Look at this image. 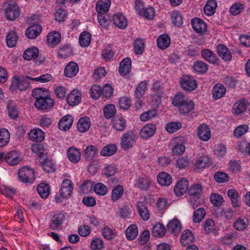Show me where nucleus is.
Returning <instances> with one entry per match:
<instances>
[{
	"instance_id": "obj_1",
	"label": "nucleus",
	"mask_w": 250,
	"mask_h": 250,
	"mask_svg": "<svg viewBox=\"0 0 250 250\" xmlns=\"http://www.w3.org/2000/svg\"><path fill=\"white\" fill-rule=\"evenodd\" d=\"M74 185L72 182L68 179H65L62 183L61 188L59 191V196L56 197L57 202H62L64 199H67L72 195Z\"/></svg>"
},
{
	"instance_id": "obj_2",
	"label": "nucleus",
	"mask_w": 250,
	"mask_h": 250,
	"mask_svg": "<svg viewBox=\"0 0 250 250\" xmlns=\"http://www.w3.org/2000/svg\"><path fill=\"white\" fill-rule=\"evenodd\" d=\"M32 77L22 76L19 77L15 76L12 79L11 87L14 89H17L20 91L25 90L30 87Z\"/></svg>"
},
{
	"instance_id": "obj_3",
	"label": "nucleus",
	"mask_w": 250,
	"mask_h": 250,
	"mask_svg": "<svg viewBox=\"0 0 250 250\" xmlns=\"http://www.w3.org/2000/svg\"><path fill=\"white\" fill-rule=\"evenodd\" d=\"M137 136L136 133L133 130H130L124 133L121 137V146L125 150H127L136 144Z\"/></svg>"
},
{
	"instance_id": "obj_4",
	"label": "nucleus",
	"mask_w": 250,
	"mask_h": 250,
	"mask_svg": "<svg viewBox=\"0 0 250 250\" xmlns=\"http://www.w3.org/2000/svg\"><path fill=\"white\" fill-rule=\"evenodd\" d=\"M3 7L7 19L14 20L19 17L20 11L15 1L9 0L4 2Z\"/></svg>"
},
{
	"instance_id": "obj_5",
	"label": "nucleus",
	"mask_w": 250,
	"mask_h": 250,
	"mask_svg": "<svg viewBox=\"0 0 250 250\" xmlns=\"http://www.w3.org/2000/svg\"><path fill=\"white\" fill-rule=\"evenodd\" d=\"M18 177L23 183H32L35 179V171L27 167H22L18 171Z\"/></svg>"
},
{
	"instance_id": "obj_6",
	"label": "nucleus",
	"mask_w": 250,
	"mask_h": 250,
	"mask_svg": "<svg viewBox=\"0 0 250 250\" xmlns=\"http://www.w3.org/2000/svg\"><path fill=\"white\" fill-rule=\"evenodd\" d=\"M181 87L185 91H192L196 89L198 84L194 78L188 75H183L180 79Z\"/></svg>"
},
{
	"instance_id": "obj_7",
	"label": "nucleus",
	"mask_w": 250,
	"mask_h": 250,
	"mask_svg": "<svg viewBox=\"0 0 250 250\" xmlns=\"http://www.w3.org/2000/svg\"><path fill=\"white\" fill-rule=\"evenodd\" d=\"M54 104V100L48 94L43 98L35 101L34 105L35 107L40 110H46L50 109Z\"/></svg>"
},
{
	"instance_id": "obj_8",
	"label": "nucleus",
	"mask_w": 250,
	"mask_h": 250,
	"mask_svg": "<svg viewBox=\"0 0 250 250\" xmlns=\"http://www.w3.org/2000/svg\"><path fill=\"white\" fill-rule=\"evenodd\" d=\"M64 213L59 212L55 214L52 217L50 224V228L53 230H58L61 228L62 225L65 220Z\"/></svg>"
},
{
	"instance_id": "obj_9",
	"label": "nucleus",
	"mask_w": 250,
	"mask_h": 250,
	"mask_svg": "<svg viewBox=\"0 0 250 250\" xmlns=\"http://www.w3.org/2000/svg\"><path fill=\"white\" fill-rule=\"evenodd\" d=\"M191 23L194 30L198 34H204L207 31L206 23L201 19L193 18L191 20Z\"/></svg>"
},
{
	"instance_id": "obj_10",
	"label": "nucleus",
	"mask_w": 250,
	"mask_h": 250,
	"mask_svg": "<svg viewBox=\"0 0 250 250\" xmlns=\"http://www.w3.org/2000/svg\"><path fill=\"white\" fill-rule=\"evenodd\" d=\"M188 188V181L183 178L179 181L174 189V193L177 196H180L186 192Z\"/></svg>"
},
{
	"instance_id": "obj_11",
	"label": "nucleus",
	"mask_w": 250,
	"mask_h": 250,
	"mask_svg": "<svg viewBox=\"0 0 250 250\" xmlns=\"http://www.w3.org/2000/svg\"><path fill=\"white\" fill-rule=\"evenodd\" d=\"M156 130L155 125L152 124H147L145 125L140 131V136L143 139H147L152 137Z\"/></svg>"
},
{
	"instance_id": "obj_12",
	"label": "nucleus",
	"mask_w": 250,
	"mask_h": 250,
	"mask_svg": "<svg viewBox=\"0 0 250 250\" xmlns=\"http://www.w3.org/2000/svg\"><path fill=\"white\" fill-rule=\"evenodd\" d=\"M197 130L198 136L201 140L207 141L210 138V130L206 125L202 124L200 125Z\"/></svg>"
},
{
	"instance_id": "obj_13",
	"label": "nucleus",
	"mask_w": 250,
	"mask_h": 250,
	"mask_svg": "<svg viewBox=\"0 0 250 250\" xmlns=\"http://www.w3.org/2000/svg\"><path fill=\"white\" fill-rule=\"evenodd\" d=\"M217 52L220 58L226 62H230L232 55L229 49L223 44H219L216 47Z\"/></svg>"
},
{
	"instance_id": "obj_14",
	"label": "nucleus",
	"mask_w": 250,
	"mask_h": 250,
	"mask_svg": "<svg viewBox=\"0 0 250 250\" xmlns=\"http://www.w3.org/2000/svg\"><path fill=\"white\" fill-rule=\"evenodd\" d=\"M81 92L78 90L74 89L67 96V101L71 106L78 105L81 101Z\"/></svg>"
},
{
	"instance_id": "obj_15",
	"label": "nucleus",
	"mask_w": 250,
	"mask_h": 250,
	"mask_svg": "<svg viewBox=\"0 0 250 250\" xmlns=\"http://www.w3.org/2000/svg\"><path fill=\"white\" fill-rule=\"evenodd\" d=\"M201 55L203 58L210 63L218 64L219 60L215 54L208 49H204L201 51Z\"/></svg>"
},
{
	"instance_id": "obj_16",
	"label": "nucleus",
	"mask_w": 250,
	"mask_h": 250,
	"mask_svg": "<svg viewBox=\"0 0 250 250\" xmlns=\"http://www.w3.org/2000/svg\"><path fill=\"white\" fill-rule=\"evenodd\" d=\"M79 71V66L74 62H69L65 66L64 73L65 76L72 78L76 75Z\"/></svg>"
},
{
	"instance_id": "obj_17",
	"label": "nucleus",
	"mask_w": 250,
	"mask_h": 250,
	"mask_svg": "<svg viewBox=\"0 0 250 250\" xmlns=\"http://www.w3.org/2000/svg\"><path fill=\"white\" fill-rule=\"evenodd\" d=\"M73 122L72 117L69 115L63 117L58 124L60 129L63 131H67L70 129Z\"/></svg>"
},
{
	"instance_id": "obj_18",
	"label": "nucleus",
	"mask_w": 250,
	"mask_h": 250,
	"mask_svg": "<svg viewBox=\"0 0 250 250\" xmlns=\"http://www.w3.org/2000/svg\"><path fill=\"white\" fill-rule=\"evenodd\" d=\"M131 68V61L130 58H125L123 59L120 64L119 72L122 76L128 74Z\"/></svg>"
},
{
	"instance_id": "obj_19",
	"label": "nucleus",
	"mask_w": 250,
	"mask_h": 250,
	"mask_svg": "<svg viewBox=\"0 0 250 250\" xmlns=\"http://www.w3.org/2000/svg\"><path fill=\"white\" fill-rule=\"evenodd\" d=\"M4 159L8 164L11 166L18 164L21 160L19 155L15 151L7 153L4 157Z\"/></svg>"
},
{
	"instance_id": "obj_20",
	"label": "nucleus",
	"mask_w": 250,
	"mask_h": 250,
	"mask_svg": "<svg viewBox=\"0 0 250 250\" xmlns=\"http://www.w3.org/2000/svg\"><path fill=\"white\" fill-rule=\"evenodd\" d=\"M114 24L120 29H125L127 26V20L125 17L121 13H117L112 19Z\"/></svg>"
},
{
	"instance_id": "obj_21",
	"label": "nucleus",
	"mask_w": 250,
	"mask_h": 250,
	"mask_svg": "<svg viewBox=\"0 0 250 250\" xmlns=\"http://www.w3.org/2000/svg\"><path fill=\"white\" fill-rule=\"evenodd\" d=\"M226 93L225 87L221 83L216 84L212 90V96L214 99L218 100L222 98Z\"/></svg>"
},
{
	"instance_id": "obj_22",
	"label": "nucleus",
	"mask_w": 250,
	"mask_h": 250,
	"mask_svg": "<svg viewBox=\"0 0 250 250\" xmlns=\"http://www.w3.org/2000/svg\"><path fill=\"white\" fill-rule=\"evenodd\" d=\"M28 136L30 140L35 142H41L44 138L43 132L39 128L31 130Z\"/></svg>"
},
{
	"instance_id": "obj_23",
	"label": "nucleus",
	"mask_w": 250,
	"mask_h": 250,
	"mask_svg": "<svg viewBox=\"0 0 250 250\" xmlns=\"http://www.w3.org/2000/svg\"><path fill=\"white\" fill-rule=\"evenodd\" d=\"M67 155L68 159L72 163L78 162L81 159L80 150L76 147H70L67 150Z\"/></svg>"
},
{
	"instance_id": "obj_24",
	"label": "nucleus",
	"mask_w": 250,
	"mask_h": 250,
	"mask_svg": "<svg viewBox=\"0 0 250 250\" xmlns=\"http://www.w3.org/2000/svg\"><path fill=\"white\" fill-rule=\"evenodd\" d=\"M111 5L110 0H99L96 6V9L98 14L107 13Z\"/></svg>"
},
{
	"instance_id": "obj_25",
	"label": "nucleus",
	"mask_w": 250,
	"mask_h": 250,
	"mask_svg": "<svg viewBox=\"0 0 250 250\" xmlns=\"http://www.w3.org/2000/svg\"><path fill=\"white\" fill-rule=\"evenodd\" d=\"M7 109L8 115L12 119H16L19 115V109L16 104L12 100H9L7 103Z\"/></svg>"
},
{
	"instance_id": "obj_26",
	"label": "nucleus",
	"mask_w": 250,
	"mask_h": 250,
	"mask_svg": "<svg viewBox=\"0 0 250 250\" xmlns=\"http://www.w3.org/2000/svg\"><path fill=\"white\" fill-rule=\"evenodd\" d=\"M227 194L229 198L232 206L233 208H238L241 206L239 201V196L238 192L233 189H230L228 190Z\"/></svg>"
},
{
	"instance_id": "obj_27",
	"label": "nucleus",
	"mask_w": 250,
	"mask_h": 250,
	"mask_svg": "<svg viewBox=\"0 0 250 250\" xmlns=\"http://www.w3.org/2000/svg\"><path fill=\"white\" fill-rule=\"evenodd\" d=\"M247 105L248 103L245 99H241L237 101L233 105L234 113L237 115L243 113L246 111Z\"/></svg>"
},
{
	"instance_id": "obj_28",
	"label": "nucleus",
	"mask_w": 250,
	"mask_h": 250,
	"mask_svg": "<svg viewBox=\"0 0 250 250\" xmlns=\"http://www.w3.org/2000/svg\"><path fill=\"white\" fill-rule=\"evenodd\" d=\"M167 230L174 235H176L180 232L182 226L180 222L177 219H173L168 223Z\"/></svg>"
},
{
	"instance_id": "obj_29",
	"label": "nucleus",
	"mask_w": 250,
	"mask_h": 250,
	"mask_svg": "<svg viewBox=\"0 0 250 250\" xmlns=\"http://www.w3.org/2000/svg\"><path fill=\"white\" fill-rule=\"evenodd\" d=\"M90 125V118L88 117H83L79 120L77 128L80 132H85L89 128Z\"/></svg>"
},
{
	"instance_id": "obj_30",
	"label": "nucleus",
	"mask_w": 250,
	"mask_h": 250,
	"mask_svg": "<svg viewBox=\"0 0 250 250\" xmlns=\"http://www.w3.org/2000/svg\"><path fill=\"white\" fill-rule=\"evenodd\" d=\"M170 41V38L168 35H161L157 39V46L161 49H165L169 46Z\"/></svg>"
},
{
	"instance_id": "obj_31",
	"label": "nucleus",
	"mask_w": 250,
	"mask_h": 250,
	"mask_svg": "<svg viewBox=\"0 0 250 250\" xmlns=\"http://www.w3.org/2000/svg\"><path fill=\"white\" fill-rule=\"evenodd\" d=\"M40 165L46 172H53L56 170L55 165L50 159H42L40 162Z\"/></svg>"
},
{
	"instance_id": "obj_32",
	"label": "nucleus",
	"mask_w": 250,
	"mask_h": 250,
	"mask_svg": "<svg viewBox=\"0 0 250 250\" xmlns=\"http://www.w3.org/2000/svg\"><path fill=\"white\" fill-rule=\"evenodd\" d=\"M195 104L192 101L187 99L178 107L179 111L181 114H187L194 108Z\"/></svg>"
},
{
	"instance_id": "obj_33",
	"label": "nucleus",
	"mask_w": 250,
	"mask_h": 250,
	"mask_svg": "<svg viewBox=\"0 0 250 250\" xmlns=\"http://www.w3.org/2000/svg\"><path fill=\"white\" fill-rule=\"evenodd\" d=\"M42 27L39 24H34L30 26L26 31V35L29 39H35L40 33Z\"/></svg>"
},
{
	"instance_id": "obj_34",
	"label": "nucleus",
	"mask_w": 250,
	"mask_h": 250,
	"mask_svg": "<svg viewBox=\"0 0 250 250\" xmlns=\"http://www.w3.org/2000/svg\"><path fill=\"white\" fill-rule=\"evenodd\" d=\"M157 181L162 186H168L172 183V178L168 173L162 172L157 176Z\"/></svg>"
},
{
	"instance_id": "obj_35",
	"label": "nucleus",
	"mask_w": 250,
	"mask_h": 250,
	"mask_svg": "<svg viewBox=\"0 0 250 250\" xmlns=\"http://www.w3.org/2000/svg\"><path fill=\"white\" fill-rule=\"evenodd\" d=\"M192 232L189 229L184 230L181 236V243L183 246H186L194 240Z\"/></svg>"
},
{
	"instance_id": "obj_36",
	"label": "nucleus",
	"mask_w": 250,
	"mask_h": 250,
	"mask_svg": "<svg viewBox=\"0 0 250 250\" xmlns=\"http://www.w3.org/2000/svg\"><path fill=\"white\" fill-rule=\"evenodd\" d=\"M137 207L139 215L141 218L144 221H147L149 218V213L147 207L142 202H138Z\"/></svg>"
},
{
	"instance_id": "obj_37",
	"label": "nucleus",
	"mask_w": 250,
	"mask_h": 250,
	"mask_svg": "<svg viewBox=\"0 0 250 250\" xmlns=\"http://www.w3.org/2000/svg\"><path fill=\"white\" fill-rule=\"evenodd\" d=\"M117 150V147L115 144H108L104 146L100 151L102 156H110L114 155Z\"/></svg>"
},
{
	"instance_id": "obj_38",
	"label": "nucleus",
	"mask_w": 250,
	"mask_h": 250,
	"mask_svg": "<svg viewBox=\"0 0 250 250\" xmlns=\"http://www.w3.org/2000/svg\"><path fill=\"white\" fill-rule=\"evenodd\" d=\"M126 127V121L123 117H117L113 121V127L117 131H123Z\"/></svg>"
},
{
	"instance_id": "obj_39",
	"label": "nucleus",
	"mask_w": 250,
	"mask_h": 250,
	"mask_svg": "<svg viewBox=\"0 0 250 250\" xmlns=\"http://www.w3.org/2000/svg\"><path fill=\"white\" fill-rule=\"evenodd\" d=\"M104 117L107 119H110L114 117L116 114V108L113 104H107L104 106L103 109Z\"/></svg>"
},
{
	"instance_id": "obj_40",
	"label": "nucleus",
	"mask_w": 250,
	"mask_h": 250,
	"mask_svg": "<svg viewBox=\"0 0 250 250\" xmlns=\"http://www.w3.org/2000/svg\"><path fill=\"white\" fill-rule=\"evenodd\" d=\"M39 50L36 47H33L27 49L23 54V58L27 61H30L36 59L39 55Z\"/></svg>"
},
{
	"instance_id": "obj_41",
	"label": "nucleus",
	"mask_w": 250,
	"mask_h": 250,
	"mask_svg": "<svg viewBox=\"0 0 250 250\" xmlns=\"http://www.w3.org/2000/svg\"><path fill=\"white\" fill-rule=\"evenodd\" d=\"M18 39L16 33L11 30L9 31L6 35V42L7 45L9 47L15 46L17 42Z\"/></svg>"
},
{
	"instance_id": "obj_42",
	"label": "nucleus",
	"mask_w": 250,
	"mask_h": 250,
	"mask_svg": "<svg viewBox=\"0 0 250 250\" xmlns=\"http://www.w3.org/2000/svg\"><path fill=\"white\" fill-rule=\"evenodd\" d=\"M216 7L217 3L215 0H209L204 6V13L207 16H211L215 13Z\"/></svg>"
},
{
	"instance_id": "obj_43",
	"label": "nucleus",
	"mask_w": 250,
	"mask_h": 250,
	"mask_svg": "<svg viewBox=\"0 0 250 250\" xmlns=\"http://www.w3.org/2000/svg\"><path fill=\"white\" fill-rule=\"evenodd\" d=\"M206 214V211L202 208H200L195 210L193 213L192 216L193 222L195 223H200L205 218Z\"/></svg>"
},
{
	"instance_id": "obj_44",
	"label": "nucleus",
	"mask_w": 250,
	"mask_h": 250,
	"mask_svg": "<svg viewBox=\"0 0 250 250\" xmlns=\"http://www.w3.org/2000/svg\"><path fill=\"white\" fill-rule=\"evenodd\" d=\"M236 149L244 154L250 156V142L242 140L238 143Z\"/></svg>"
},
{
	"instance_id": "obj_45",
	"label": "nucleus",
	"mask_w": 250,
	"mask_h": 250,
	"mask_svg": "<svg viewBox=\"0 0 250 250\" xmlns=\"http://www.w3.org/2000/svg\"><path fill=\"white\" fill-rule=\"evenodd\" d=\"M249 224L248 220L246 218H238L233 223V227L238 231H243L245 229Z\"/></svg>"
},
{
	"instance_id": "obj_46",
	"label": "nucleus",
	"mask_w": 250,
	"mask_h": 250,
	"mask_svg": "<svg viewBox=\"0 0 250 250\" xmlns=\"http://www.w3.org/2000/svg\"><path fill=\"white\" fill-rule=\"evenodd\" d=\"M97 147L93 145L88 146L84 151L85 159L88 160H92L98 154Z\"/></svg>"
},
{
	"instance_id": "obj_47",
	"label": "nucleus",
	"mask_w": 250,
	"mask_h": 250,
	"mask_svg": "<svg viewBox=\"0 0 250 250\" xmlns=\"http://www.w3.org/2000/svg\"><path fill=\"white\" fill-rule=\"evenodd\" d=\"M39 194L42 198L45 199L49 195L50 188L49 186L45 183H41L37 188Z\"/></svg>"
},
{
	"instance_id": "obj_48",
	"label": "nucleus",
	"mask_w": 250,
	"mask_h": 250,
	"mask_svg": "<svg viewBox=\"0 0 250 250\" xmlns=\"http://www.w3.org/2000/svg\"><path fill=\"white\" fill-rule=\"evenodd\" d=\"M72 48L68 45H65L62 47L58 52L60 58H66L73 54Z\"/></svg>"
},
{
	"instance_id": "obj_49",
	"label": "nucleus",
	"mask_w": 250,
	"mask_h": 250,
	"mask_svg": "<svg viewBox=\"0 0 250 250\" xmlns=\"http://www.w3.org/2000/svg\"><path fill=\"white\" fill-rule=\"evenodd\" d=\"M91 34L87 32L82 33L79 37V42L82 47L88 46L91 42Z\"/></svg>"
},
{
	"instance_id": "obj_50",
	"label": "nucleus",
	"mask_w": 250,
	"mask_h": 250,
	"mask_svg": "<svg viewBox=\"0 0 250 250\" xmlns=\"http://www.w3.org/2000/svg\"><path fill=\"white\" fill-rule=\"evenodd\" d=\"M124 188L122 185L116 186L113 189L111 194V199L115 202L120 199L123 195Z\"/></svg>"
},
{
	"instance_id": "obj_51",
	"label": "nucleus",
	"mask_w": 250,
	"mask_h": 250,
	"mask_svg": "<svg viewBox=\"0 0 250 250\" xmlns=\"http://www.w3.org/2000/svg\"><path fill=\"white\" fill-rule=\"evenodd\" d=\"M172 23L176 26H180L183 22V17L181 12L178 11H173L171 14Z\"/></svg>"
},
{
	"instance_id": "obj_52",
	"label": "nucleus",
	"mask_w": 250,
	"mask_h": 250,
	"mask_svg": "<svg viewBox=\"0 0 250 250\" xmlns=\"http://www.w3.org/2000/svg\"><path fill=\"white\" fill-rule=\"evenodd\" d=\"M138 228L136 225H131L126 229L125 234L126 238L132 240L134 239L138 235Z\"/></svg>"
},
{
	"instance_id": "obj_53",
	"label": "nucleus",
	"mask_w": 250,
	"mask_h": 250,
	"mask_svg": "<svg viewBox=\"0 0 250 250\" xmlns=\"http://www.w3.org/2000/svg\"><path fill=\"white\" fill-rule=\"evenodd\" d=\"M98 20L100 25L103 28H107L109 25L111 20L108 15L105 14H100L98 16Z\"/></svg>"
},
{
	"instance_id": "obj_54",
	"label": "nucleus",
	"mask_w": 250,
	"mask_h": 250,
	"mask_svg": "<svg viewBox=\"0 0 250 250\" xmlns=\"http://www.w3.org/2000/svg\"><path fill=\"white\" fill-rule=\"evenodd\" d=\"M148 82L146 81H144L140 83L139 85L136 88L135 92V96L140 99L144 95L146 92V87Z\"/></svg>"
},
{
	"instance_id": "obj_55",
	"label": "nucleus",
	"mask_w": 250,
	"mask_h": 250,
	"mask_svg": "<svg viewBox=\"0 0 250 250\" xmlns=\"http://www.w3.org/2000/svg\"><path fill=\"white\" fill-rule=\"evenodd\" d=\"M10 139V133L7 129H0V146H2L8 144Z\"/></svg>"
},
{
	"instance_id": "obj_56",
	"label": "nucleus",
	"mask_w": 250,
	"mask_h": 250,
	"mask_svg": "<svg viewBox=\"0 0 250 250\" xmlns=\"http://www.w3.org/2000/svg\"><path fill=\"white\" fill-rule=\"evenodd\" d=\"M47 42L52 46L57 45L61 41L60 34L56 32L49 33L47 36Z\"/></svg>"
},
{
	"instance_id": "obj_57",
	"label": "nucleus",
	"mask_w": 250,
	"mask_h": 250,
	"mask_svg": "<svg viewBox=\"0 0 250 250\" xmlns=\"http://www.w3.org/2000/svg\"><path fill=\"white\" fill-rule=\"evenodd\" d=\"M166 228L162 224H157L153 226L152 229V233L156 237H161L165 234Z\"/></svg>"
},
{
	"instance_id": "obj_58",
	"label": "nucleus",
	"mask_w": 250,
	"mask_h": 250,
	"mask_svg": "<svg viewBox=\"0 0 250 250\" xmlns=\"http://www.w3.org/2000/svg\"><path fill=\"white\" fill-rule=\"evenodd\" d=\"M193 69L197 73H204L208 70V65L203 62L197 61L194 62Z\"/></svg>"
},
{
	"instance_id": "obj_59",
	"label": "nucleus",
	"mask_w": 250,
	"mask_h": 250,
	"mask_svg": "<svg viewBox=\"0 0 250 250\" xmlns=\"http://www.w3.org/2000/svg\"><path fill=\"white\" fill-rule=\"evenodd\" d=\"M187 99V98L183 93L182 92H178L174 96L172 101V104L173 105L179 107Z\"/></svg>"
},
{
	"instance_id": "obj_60",
	"label": "nucleus",
	"mask_w": 250,
	"mask_h": 250,
	"mask_svg": "<svg viewBox=\"0 0 250 250\" xmlns=\"http://www.w3.org/2000/svg\"><path fill=\"white\" fill-rule=\"evenodd\" d=\"M182 125L179 122H172L166 126V130L170 133H174L182 127Z\"/></svg>"
},
{
	"instance_id": "obj_61",
	"label": "nucleus",
	"mask_w": 250,
	"mask_h": 250,
	"mask_svg": "<svg viewBox=\"0 0 250 250\" xmlns=\"http://www.w3.org/2000/svg\"><path fill=\"white\" fill-rule=\"evenodd\" d=\"M145 43L141 39H138L134 41V49L136 54H142L144 51Z\"/></svg>"
},
{
	"instance_id": "obj_62",
	"label": "nucleus",
	"mask_w": 250,
	"mask_h": 250,
	"mask_svg": "<svg viewBox=\"0 0 250 250\" xmlns=\"http://www.w3.org/2000/svg\"><path fill=\"white\" fill-rule=\"evenodd\" d=\"M202 192V186L199 184H195L190 187L188 193L191 197H198Z\"/></svg>"
},
{
	"instance_id": "obj_63",
	"label": "nucleus",
	"mask_w": 250,
	"mask_h": 250,
	"mask_svg": "<svg viewBox=\"0 0 250 250\" xmlns=\"http://www.w3.org/2000/svg\"><path fill=\"white\" fill-rule=\"evenodd\" d=\"M135 185L141 190H147L149 187V183L146 178H139L136 180Z\"/></svg>"
},
{
	"instance_id": "obj_64",
	"label": "nucleus",
	"mask_w": 250,
	"mask_h": 250,
	"mask_svg": "<svg viewBox=\"0 0 250 250\" xmlns=\"http://www.w3.org/2000/svg\"><path fill=\"white\" fill-rule=\"evenodd\" d=\"M104 248V243L100 238H96L92 240L90 243V248L92 250H102Z\"/></svg>"
}]
</instances>
